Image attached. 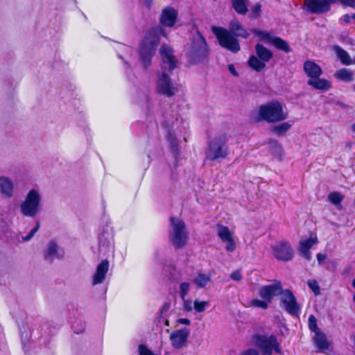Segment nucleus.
Here are the masks:
<instances>
[{
  "label": "nucleus",
  "instance_id": "f257e3e1",
  "mask_svg": "<svg viewBox=\"0 0 355 355\" xmlns=\"http://www.w3.org/2000/svg\"><path fill=\"white\" fill-rule=\"evenodd\" d=\"M258 294L261 299L255 298L250 302L252 307L266 310L274 297L281 295L282 306L289 314L296 315L300 310L293 293L288 289L284 290L279 281H275L272 284L261 286Z\"/></svg>",
  "mask_w": 355,
  "mask_h": 355
},
{
  "label": "nucleus",
  "instance_id": "f03ea898",
  "mask_svg": "<svg viewBox=\"0 0 355 355\" xmlns=\"http://www.w3.org/2000/svg\"><path fill=\"white\" fill-rule=\"evenodd\" d=\"M229 28L230 30H227L222 27L213 26H211V31L216 35L219 44L222 47L232 53H237L240 51L241 47L236 37L247 39L250 34L242 24L236 19L230 21Z\"/></svg>",
  "mask_w": 355,
  "mask_h": 355
},
{
  "label": "nucleus",
  "instance_id": "7ed1b4c3",
  "mask_svg": "<svg viewBox=\"0 0 355 355\" xmlns=\"http://www.w3.org/2000/svg\"><path fill=\"white\" fill-rule=\"evenodd\" d=\"M165 36L164 30L161 27H153L150 29L142 40L139 53L141 61L145 67H148L155 55L160 40V35Z\"/></svg>",
  "mask_w": 355,
  "mask_h": 355
},
{
  "label": "nucleus",
  "instance_id": "20e7f679",
  "mask_svg": "<svg viewBox=\"0 0 355 355\" xmlns=\"http://www.w3.org/2000/svg\"><path fill=\"white\" fill-rule=\"evenodd\" d=\"M208 54V48L204 37L196 31L191 40L185 47V55L191 64L202 61Z\"/></svg>",
  "mask_w": 355,
  "mask_h": 355
},
{
  "label": "nucleus",
  "instance_id": "39448f33",
  "mask_svg": "<svg viewBox=\"0 0 355 355\" xmlns=\"http://www.w3.org/2000/svg\"><path fill=\"white\" fill-rule=\"evenodd\" d=\"M189 239L184 222L179 218L171 217L168 239L175 248H182Z\"/></svg>",
  "mask_w": 355,
  "mask_h": 355
},
{
  "label": "nucleus",
  "instance_id": "423d86ee",
  "mask_svg": "<svg viewBox=\"0 0 355 355\" xmlns=\"http://www.w3.org/2000/svg\"><path fill=\"white\" fill-rule=\"evenodd\" d=\"M304 71L309 77L307 84L315 89L327 91L331 87V83L320 76L322 73V70L319 65L313 61L307 60L304 63Z\"/></svg>",
  "mask_w": 355,
  "mask_h": 355
},
{
  "label": "nucleus",
  "instance_id": "0eeeda50",
  "mask_svg": "<svg viewBox=\"0 0 355 355\" xmlns=\"http://www.w3.org/2000/svg\"><path fill=\"white\" fill-rule=\"evenodd\" d=\"M252 343L261 351L262 355H272L275 352L282 354L280 343L276 336L271 334H255L252 336Z\"/></svg>",
  "mask_w": 355,
  "mask_h": 355
},
{
  "label": "nucleus",
  "instance_id": "6e6552de",
  "mask_svg": "<svg viewBox=\"0 0 355 355\" xmlns=\"http://www.w3.org/2000/svg\"><path fill=\"white\" fill-rule=\"evenodd\" d=\"M259 115L268 122L282 121L288 117V113L284 111L282 105L277 101L261 105Z\"/></svg>",
  "mask_w": 355,
  "mask_h": 355
},
{
  "label": "nucleus",
  "instance_id": "1a4fd4ad",
  "mask_svg": "<svg viewBox=\"0 0 355 355\" xmlns=\"http://www.w3.org/2000/svg\"><path fill=\"white\" fill-rule=\"evenodd\" d=\"M41 196L38 191L31 189L20 205L21 214L25 216L34 217L40 211Z\"/></svg>",
  "mask_w": 355,
  "mask_h": 355
},
{
  "label": "nucleus",
  "instance_id": "9d476101",
  "mask_svg": "<svg viewBox=\"0 0 355 355\" xmlns=\"http://www.w3.org/2000/svg\"><path fill=\"white\" fill-rule=\"evenodd\" d=\"M257 55H252L248 60L249 66L256 71H262L266 67V62L272 58V53L261 44L255 46Z\"/></svg>",
  "mask_w": 355,
  "mask_h": 355
},
{
  "label": "nucleus",
  "instance_id": "9b49d317",
  "mask_svg": "<svg viewBox=\"0 0 355 355\" xmlns=\"http://www.w3.org/2000/svg\"><path fill=\"white\" fill-rule=\"evenodd\" d=\"M206 159L215 161L224 159L227 155V147L224 137L216 138L209 144L205 153Z\"/></svg>",
  "mask_w": 355,
  "mask_h": 355
},
{
  "label": "nucleus",
  "instance_id": "f8f14e48",
  "mask_svg": "<svg viewBox=\"0 0 355 355\" xmlns=\"http://www.w3.org/2000/svg\"><path fill=\"white\" fill-rule=\"evenodd\" d=\"M272 254L279 261H288L293 259L294 250L286 241H279L271 246Z\"/></svg>",
  "mask_w": 355,
  "mask_h": 355
},
{
  "label": "nucleus",
  "instance_id": "ddd939ff",
  "mask_svg": "<svg viewBox=\"0 0 355 355\" xmlns=\"http://www.w3.org/2000/svg\"><path fill=\"white\" fill-rule=\"evenodd\" d=\"M156 89L158 93L167 97L173 96L177 92V88L173 84L171 78L165 72L158 75Z\"/></svg>",
  "mask_w": 355,
  "mask_h": 355
},
{
  "label": "nucleus",
  "instance_id": "4468645a",
  "mask_svg": "<svg viewBox=\"0 0 355 355\" xmlns=\"http://www.w3.org/2000/svg\"><path fill=\"white\" fill-rule=\"evenodd\" d=\"M217 235L221 241L225 244V248L227 252H233L235 250L236 244L233 236V234L230 229L222 225L216 226Z\"/></svg>",
  "mask_w": 355,
  "mask_h": 355
},
{
  "label": "nucleus",
  "instance_id": "2eb2a0df",
  "mask_svg": "<svg viewBox=\"0 0 355 355\" xmlns=\"http://www.w3.org/2000/svg\"><path fill=\"white\" fill-rule=\"evenodd\" d=\"M189 334L190 330L187 328L173 331L169 337L172 347L177 349L185 347Z\"/></svg>",
  "mask_w": 355,
  "mask_h": 355
},
{
  "label": "nucleus",
  "instance_id": "dca6fc26",
  "mask_svg": "<svg viewBox=\"0 0 355 355\" xmlns=\"http://www.w3.org/2000/svg\"><path fill=\"white\" fill-rule=\"evenodd\" d=\"M159 53L162 58V67L164 69H168L169 71L173 70L176 67L177 60L173 55V49L167 45H162Z\"/></svg>",
  "mask_w": 355,
  "mask_h": 355
},
{
  "label": "nucleus",
  "instance_id": "f3484780",
  "mask_svg": "<svg viewBox=\"0 0 355 355\" xmlns=\"http://www.w3.org/2000/svg\"><path fill=\"white\" fill-rule=\"evenodd\" d=\"M64 250L58 244L52 241L48 244L44 254V259L48 262H53L54 259H61L64 257Z\"/></svg>",
  "mask_w": 355,
  "mask_h": 355
},
{
  "label": "nucleus",
  "instance_id": "a211bd4d",
  "mask_svg": "<svg viewBox=\"0 0 355 355\" xmlns=\"http://www.w3.org/2000/svg\"><path fill=\"white\" fill-rule=\"evenodd\" d=\"M178 17V12L173 8L167 7L162 10L160 23L166 27H172Z\"/></svg>",
  "mask_w": 355,
  "mask_h": 355
},
{
  "label": "nucleus",
  "instance_id": "6ab92c4d",
  "mask_svg": "<svg viewBox=\"0 0 355 355\" xmlns=\"http://www.w3.org/2000/svg\"><path fill=\"white\" fill-rule=\"evenodd\" d=\"M109 261L106 259L103 260L96 268V272L93 276V284L96 285L101 284L105 278V275L108 271Z\"/></svg>",
  "mask_w": 355,
  "mask_h": 355
},
{
  "label": "nucleus",
  "instance_id": "aec40b11",
  "mask_svg": "<svg viewBox=\"0 0 355 355\" xmlns=\"http://www.w3.org/2000/svg\"><path fill=\"white\" fill-rule=\"evenodd\" d=\"M315 243H317L316 237L302 240L298 248L300 254L306 260L310 261L311 259V254L309 250Z\"/></svg>",
  "mask_w": 355,
  "mask_h": 355
},
{
  "label": "nucleus",
  "instance_id": "412c9836",
  "mask_svg": "<svg viewBox=\"0 0 355 355\" xmlns=\"http://www.w3.org/2000/svg\"><path fill=\"white\" fill-rule=\"evenodd\" d=\"M0 191L6 198H10L12 196L14 184L10 178L6 176L0 177Z\"/></svg>",
  "mask_w": 355,
  "mask_h": 355
},
{
  "label": "nucleus",
  "instance_id": "4be33fe9",
  "mask_svg": "<svg viewBox=\"0 0 355 355\" xmlns=\"http://www.w3.org/2000/svg\"><path fill=\"white\" fill-rule=\"evenodd\" d=\"M113 243V234L108 230H103V233L99 236V248H110Z\"/></svg>",
  "mask_w": 355,
  "mask_h": 355
},
{
  "label": "nucleus",
  "instance_id": "5701e85b",
  "mask_svg": "<svg viewBox=\"0 0 355 355\" xmlns=\"http://www.w3.org/2000/svg\"><path fill=\"white\" fill-rule=\"evenodd\" d=\"M313 340L320 350H324L328 348V343L326 336L320 331H316L313 337Z\"/></svg>",
  "mask_w": 355,
  "mask_h": 355
},
{
  "label": "nucleus",
  "instance_id": "b1692460",
  "mask_svg": "<svg viewBox=\"0 0 355 355\" xmlns=\"http://www.w3.org/2000/svg\"><path fill=\"white\" fill-rule=\"evenodd\" d=\"M334 51L343 64L350 65L352 64V60L349 53L339 46H334Z\"/></svg>",
  "mask_w": 355,
  "mask_h": 355
},
{
  "label": "nucleus",
  "instance_id": "393cba45",
  "mask_svg": "<svg viewBox=\"0 0 355 355\" xmlns=\"http://www.w3.org/2000/svg\"><path fill=\"white\" fill-rule=\"evenodd\" d=\"M335 77L345 82H352L354 80V74L348 69H341L335 73Z\"/></svg>",
  "mask_w": 355,
  "mask_h": 355
},
{
  "label": "nucleus",
  "instance_id": "a878e982",
  "mask_svg": "<svg viewBox=\"0 0 355 355\" xmlns=\"http://www.w3.org/2000/svg\"><path fill=\"white\" fill-rule=\"evenodd\" d=\"M270 44L274 45L277 49L286 53H288L291 51L287 42L281 37L274 36Z\"/></svg>",
  "mask_w": 355,
  "mask_h": 355
},
{
  "label": "nucleus",
  "instance_id": "bb28decb",
  "mask_svg": "<svg viewBox=\"0 0 355 355\" xmlns=\"http://www.w3.org/2000/svg\"><path fill=\"white\" fill-rule=\"evenodd\" d=\"M211 280V277L209 275L199 272L197 276L193 279V282L196 284L199 288L205 287L208 282Z\"/></svg>",
  "mask_w": 355,
  "mask_h": 355
},
{
  "label": "nucleus",
  "instance_id": "cd10ccee",
  "mask_svg": "<svg viewBox=\"0 0 355 355\" xmlns=\"http://www.w3.org/2000/svg\"><path fill=\"white\" fill-rule=\"evenodd\" d=\"M232 3L238 13L245 15L247 12V0H232Z\"/></svg>",
  "mask_w": 355,
  "mask_h": 355
},
{
  "label": "nucleus",
  "instance_id": "c85d7f7f",
  "mask_svg": "<svg viewBox=\"0 0 355 355\" xmlns=\"http://www.w3.org/2000/svg\"><path fill=\"white\" fill-rule=\"evenodd\" d=\"M252 33L257 36L261 41L271 43L274 36H272L269 32L260 31L256 28L252 29Z\"/></svg>",
  "mask_w": 355,
  "mask_h": 355
},
{
  "label": "nucleus",
  "instance_id": "c756f323",
  "mask_svg": "<svg viewBox=\"0 0 355 355\" xmlns=\"http://www.w3.org/2000/svg\"><path fill=\"white\" fill-rule=\"evenodd\" d=\"M292 126V123L284 122L272 128V131L278 136L285 134Z\"/></svg>",
  "mask_w": 355,
  "mask_h": 355
},
{
  "label": "nucleus",
  "instance_id": "7c9ffc66",
  "mask_svg": "<svg viewBox=\"0 0 355 355\" xmlns=\"http://www.w3.org/2000/svg\"><path fill=\"white\" fill-rule=\"evenodd\" d=\"M329 200L335 205L340 204L343 199V196L338 192H332L328 196Z\"/></svg>",
  "mask_w": 355,
  "mask_h": 355
},
{
  "label": "nucleus",
  "instance_id": "2f4dec72",
  "mask_svg": "<svg viewBox=\"0 0 355 355\" xmlns=\"http://www.w3.org/2000/svg\"><path fill=\"white\" fill-rule=\"evenodd\" d=\"M209 305L208 302L195 300L193 302V309L196 312H203L207 307Z\"/></svg>",
  "mask_w": 355,
  "mask_h": 355
},
{
  "label": "nucleus",
  "instance_id": "473e14b6",
  "mask_svg": "<svg viewBox=\"0 0 355 355\" xmlns=\"http://www.w3.org/2000/svg\"><path fill=\"white\" fill-rule=\"evenodd\" d=\"M190 290V283L182 282L180 285V295L182 300H184Z\"/></svg>",
  "mask_w": 355,
  "mask_h": 355
},
{
  "label": "nucleus",
  "instance_id": "72a5a7b5",
  "mask_svg": "<svg viewBox=\"0 0 355 355\" xmlns=\"http://www.w3.org/2000/svg\"><path fill=\"white\" fill-rule=\"evenodd\" d=\"M309 327L311 331L316 333V331H320L317 325V320L313 315H310L309 317Z\"/></svg>",
  "mask_w": 355,
  "mask_h": 355
},
{
  "label": "nucleus",
  "instance_id": "f704fd0d",
  "mask_svg": "<svg viewBox=\"0 0 355 355\" xmlns=\"http://www.w3.org/2000/svg\"><path fill=\"white\" fill-rule=\"evenodd\" d=\"M182 300V308L184 311L191 312L193 309V302L190 299H187L184 297V300Z\"/></svg>",
  "mask_w": 355,
  "mask_h": 355
},
{
  "label": "nucleus",
  "instance_id": "c9c22d12",
  "mask_svg": "<svg viewBox=\"0 0 355 355\" xmlns=\"http://www.w3.org/2000/svg\"><path fill=\"white\" fill-rule=\"evenodd\" d=\"M308 286L313 291L315 295H318L320 293V287L316 280H309L308 282Z\"/></svg>",
  "mask_w": 355,
  "mask_h": 355
},
{
  "label": "nucleus",
  "instance_id": "e433bc0d",
  "mask_svg": "<svg viewBox=\"0 0 355 355\" xmlns=\"http://www.w3.org/2000/svg\"><path fill=\"white\" fill-rule=\"evenodd\" d=\"M139 355H155L146 345H140L138 347Z\"/></svg>",
  "mask_w": 355,
  "mask_h": 355
},
{
  "label": "nucleus",
  "instance_id": "4c0bfd02",
  "mask_svg": "<svg viewBox=\"0 0 355 355\" xmlns=\"http://www.w3.org/2000/svg\"><path fill=\"white\" fill-rule=\"evenodd\" d=\"M39 228V223H37L36 226L33 228L31 232L28 234L27 236L22 237V239L24 241H28L32 239V237L34 236V234L37 232Z\"/></svg>",
  "mask_w": 355,
  "mask_h": 355
},
{
  "label": "nucleus",
  "instance_id": "58836bf2",
  "mask_svg": "<svg viewBox=\"0 0 355 355\" xmlns=\"http://www.w3.org/2000/svg\"><path fill=\"white\" fill-rule=\"evenodd\" d=\"M230 278L235 281H240L242 279V275L239 270L233 271L230 275Z\"/></svg>",
  "mask_w": 355,
  "mask_h": 355
},
{
  "label": "nucleus",
  "instance_id": "ea45409f",
  "mask_svg": "<svg viewBox=\"0 0 355 355\" xmlns=\"http://www.w3.org/2000/svg\"><path fill=\"white\" fill-rule=\"evenodd\" d=\"M261 12V5L259 3L255 4L252 8V14L257 17L260 15Z\"/></svg>",
  "mask_w": 355,
  "mask_h": 355
},
{
  "label": "nucleus",
  "instance_id": "a19ab883",
  "mask_svg": "<svg viewBox=\"0 0 355 355\" xmlns=\"http://www.w3.org/2000/svg\"><path fill=\"white\" fill-rule=\"evenodd\" d=\"M241 355H259L257 350L254 349H249L243 352Z\"/></svg>",
  "mask_w": 355,
  "mask_h": 355
},
{
  "label": "nucleus",
  "instance_id": "79ce46f5",
  "mask_svg": "<svg viewBox=\"0 0 355 355\" xmlns=\"http://www.w3.org/2000/svg\"><path fill=\"white\" fill-rule=\"evenodd\" d=\"M177 324L189 326L191 324V321L187 318H180L177 320Z\"/></svg>",
  "mask_w": 355,
  "mask_h": 355
},
{
  "label": "nucleus",
  "instance_id": "37998d69",
  "mask_svg": "<svg viewBox=\"0 0 355 355\" xmlns=\"http://www.w3.org/2000/svg\"><path fill=\"white\" fill-rule=\"evenodd\" d=\"M326 259H327L326 254L319 253L317 254V259L320 264H322Z\"/></svg>",
  "mask_w": 355,
  "mask_h": 355
},
{
  "label": "nucleus",
  "instance_id": "c03bdc74",
  "mask_svg": "<svg viewBox=\"0 0 355 355\" xmlns=\"http://www.w3.org/2000/svg\"><path fill=\"white\" fill-rule=\"evenodd\" d=\"M342 20L346 24H349L352 21V16L349 15H345L342 17Z\"/></svg>",
  "mask_w": 355,
  "mask_h": 355
},
{
  "label": "nucleus",
  "instance_id": "a18cd8bd",
  "mask_svg": "<svg viewBox=\"0 0 355 355\" xmlns=\"http://www.w3.org/2000/svg\"><path fill=\"white\" fill-rule=\"evenodd\" d=\"M228 69H229L230 72L233 76H239V74H238L237 71H236V69H235V67H234V65H233V64H230V65L228 66Z\"/></svg>",
  "mask_w": 355,
  "mask_h": 355
},
{
  "label": "nucleus",
  "instance_id": "49530a36",
  "mask_svg": "<svg viewBox=\"0 0 355 355\" xmlns=\"http://www.w3.org/2000/svg\"><path fill=\"white\" fill-rule=\"evenodd\" d=\"M168 140H170L171 143L174 145V146H176L177 145V141H176V139H175L173 137H172V134L170 132L168 134Z\"/></svg>",
  "mask_w": 355,
  "mask_h": 355
},
{
  "label": "nucleus",
  "instance_id": "de8ad7c7",
  "mask_svg": "<svg viewBox=\"0 0 355 355\" xmlns=\"http://www.w3.org/2000/svg\"><path fill=\"white\" fill-rule=\"evenodd\" d=\"M141 2L147 8H149L151 5V0H140Z\"/></svg>",
  "mask_w": 355,
  "mask_h": 355
},
{
  "label": "nucleus",
  "instance_id": "09e8293b",
  "mask_svg": "<svg viewBox=\"0 0 355 355\" xmlns=\"http://www.w3.org/2000/svg\"><path fill=\"white\" fill-rule=\"evenodd\" d=\"M342 1L349 6H352L354 4V3H355V0H342Z\"/></svg>",
  "mask_w": 355,
  "mask_h": 355
},
{
  "label": "nucleus",
  "instance_id": "8fccbe9b",
  "mask_svg": "<svg viewBox=\"0 0 355 355\" xmlns=\"http://www.w3.org/2000/svg\"><path fill=\"white\" fill-rule=\"evenodd\" d=\"M275 145L279 150H281V146L277 142H275Z\"/></svg>",
  "mask_w": 355,
  "mask_h": 355
},
{
  "label": "nucleus",
  "instance_id": "3c124183",
  "mask_svg": "<svg viewBox=\"0 0 355 355\" xmlns=\"http://www.w3.org/2000/svg\"><path fill=\"white\" fill-rule=\"evenodd\" d=\"M352 21H354V23L355 24V14H353V15H352Z\"/></svg>",
  "mask_w": 355,
  "mask_h": 355
},
{
  "label": "nucleus",
  "instance_id": "603ef678",
  "mask_svg": "<svg viewBox=\"0 0 355 355\" xmlns=\"http://www.w3.org/2000/svg\"><path fill=\"white\" fill-rule=\"evenodd\" d=\"M352 130L355 132V123L352 127Z\"/></svg>",
  "mask_w": 355,
  "mask_h": 355
},
{
  "label": "nucleus",
  "instance_id": "864d4df0",
  "mask_svg": "<svg viewBox=\"0 0 355 355\" xmlns=\"http://www.w3.org/2000/svg\"><path fill=\"white\" fill-rule=\"evenodd\" d=\"M352 285L354 288H355V279L353 280Z\"/></svg>",
  "mask_w": 355,
  "mask_h": 355
},
{
  "label": "nucleus",
  "instance_id": "5fc2aeb1",
  "mask_svg": "<svg viewBox=\"0 0 355 355\" xmlns=\"http://www.w3.org/2000/svg\"><path fill=\"white\" fill-rule=\"evenodd\" d=\"M354 300H355V295H354Z\"/></svg>",
  "mask_w": 355,
  "mask_h": 355
}]
</instances>
